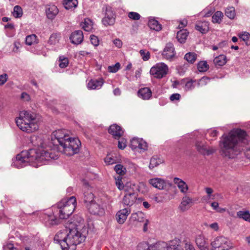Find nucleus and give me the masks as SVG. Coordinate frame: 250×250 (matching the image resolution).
I'll return each mask as SVG.
<instances>
[{"instance_id":"f257e3e1","label":"nucleus","mask_w":250,"mask_h":250,"mask_svg":"<svg viewBox=\"0 0 250 250\" xmlns=\"http://www.w3.org/2000/svg\"><path fill=\"white\" fill-rule=\"evenodd\" d=\"M39 140L40 144L37 149L22 151L12 159L11 165L19 168L29 163L38 167L51 160L58 158V144L62 147V152L68 156L78 153L81 145L79 139L71 137L69 132L65 129L54 131L51 135V141H44L41 138Z\"/></svg>"},{"instance_id":"f03ea898","label":"nucleus","mask_w":250,"mask_h":250,"mask_svg":"<svg viewBox=\"0 0 250 250\" xmlns=\"http://www.w3.org/2000/svg\"><path fill=\"white\" fill-rule=\"evenodd\" d=\"M247 141L246 132L241 129H234L227 134H224L219 142L221 155L228 159H235L244 149Z\"/></svg>"},{"instance_id":"7ed1b4c3","label":"nucleus","mask_w":250,"mask_h":250,"mask_svg":"<svg viewBox=\"0 0 250 250\" xmlns=\"http://www.w3.org/2000/svg\"><path fill=\"white\" fill-rule=\"evenodd\" d=\"M83 222V220L79 218L80 225L75 224L74 222H70L66 227L67 230L60 231L54 237V241L59 243L62 250H75L76 246L84 241L85 236L79 231L82 228L80 224Z\"/></svg>"},{"instance_id":"20e7f679","label":"nucleus","mask_w":250,"mask_h":250,"mask_svg":"<svg viewBox=\"0 0 250 250\" xmlns=\"http://www.w3.org/2000/svg\"><path fill=\"white\" fill-rule=\"evenodd\" d=\"M39 120L33 112L22 110L20 112L19 116L16 119V123L18 127L23 131L31 133L39 128Z\"/></svg>"},{"instance_id":"39448f33","label":"nucleus","mask_w":250,"mask_h":250,"mask_svg":"<svg viewBox=\"0 0 250 250\" xmlns=\"http://www.w3.org/2000/svg\"><path fill=\"white\" fill-rule=\"evenodd\" d=\"M180 240L177 238L168 243L159 242L150 245L143 242L138 244L137 250H180Z\"/></svg>"},{"instance_id":"423d86ee","label":"nucleus","mask_w":250,"mask_h":250,"mask_svg":"<svg viewBox=\"0 0 250 250\" xmlns=\"http://www.w3.org/2000/svg\"><path fill=\"white\" fill-rule=\"evenodd\" d=\"M77 205L75 197L72 196L68 199H62L57 204L58 215L60 219L68 218L74 212Z\"/></svg>"},{"instance_id":"0eeeda50","label":"nucleus","mask_w":250,"mask_h":250,"mask_svg":"<svg viewBox=\"0 0 250 250\" xmlns=\"http://www.w3.org/2000/svg\"><path fill=\"white\" fill-rule=\"evenodd\" d=\"M211 250H230L233 248L231 241L227 237L219 236L210 243Z\"/></svg>"},{"instance_id":"6e6552de","label":"nucleus","mask_w":250,"mask_h":250,"mask_svg":"<svg viewBox=\"0 0 250 250\" xmlns=\"http://www.w3.org/2000/svg\"><path fill=\"white\" fill-rule=\"evenodd\" d=\"M168 71L167 65L164 62H160L151 68L150 74L155 78L161 79L167 74Z\"/></svg>"},{"instance_id":"1a4fd4ad","label":"nucleus","mask_w":250,"mask_h":250,"mask_svg":"<svg viewBox=\"0 0 250 250\" xmlns=\"http://www.w3.org/2000/svg\"><path fill=\"white\" fill-rule=\"evenodd\" d=\"M129 146L132 150H138L140 152L147 150V145L142 138H133L130 140Z\"/></svg>"},{"instance_id":"9d476101","label":"nucleus","mask_w":250,"mask_h":250,"mask_svg":"<svg viewBox=\"0 0 250 250\" xmlns=\"http://www.w3.org/2000/svg\"><path fill=\"white\" fill-rule=\"evenodd\" d=\"M89 212L95 215H102L104 213V204H100L98 202H94L87 205Z\"/></svg>"},{"instance_id":"9b49d317","label":"nucleus","mask_w":250,"mask_h":250,"mask_svg":"<svg viewBox=\"0 0 250 250\" xmlns=\"http://www.w3.org/2000/svg\"><path fill=\"white\" fill-rule=\"evenodd\" d=\"M198 151L204 155H209L215 152L216 149L212 147H208L203 142L197 141L195 145Z\"/></svg>"},{"instance_id":"f8f14e48","label":"nucleus","mask_w":250,"mask_h":250,"mask_svg":"<svg viewBox=\"0 0 250 250\" xmlns=\"http://www.w3.org/2000/svg\"><path fill=\"white\" fill-rule=\"evenodd\" d=\"M148 183L154 188L160 190L165 189L167 186H170L171 184L164 179L154 178L148 180Z\"/></svg>"},{"instance_id":"ddd939ff","label":"nucleus","mask_w":250,"mask_h":250,"mask_svg":"<svg viewBox=\"0 0 250 250\" xmlns=\"http://www.w3.org/2000/svg\"><path fill=\"white\" fill-rule=\"evenodd\" d=\"M194 204V201L192 197L189 195H185L182 199L179 206V208L183 212L188 210Z\"/></svg>"},{"instance_id":"4468645a","label":"nucleus","mask_w":250,"mask_h":250,"mask_svg":"<svg viewBox=\"0 0 250 250\" xmlns=\"http://www.w3.org/2000/svg\"><path fill=\"white\" fill-rule=\"evenodd\" d=\"M175 55L174 46L171 43H167L162 52V56L167 60L172 59Z\"/></svg>"},{"instance_id":"2eb2a0df","label":"nucleus","mask_w":250,"mask_h":250,"mask_svg":"<svg viewBox=\"0 0 250 250\" xmlns=\"http://www.w3.org/2000/svg\"><path fill=\"white\" fill-rule=\"evenodd\" d=\"M173 183L177 186L181 193L184 195H187L189 190V187L184 181L179 178L175 177L173 179Z\"/></svg>"},{"instance_id":"dca6fc26","label":"nucleus","mask_w":250,"mask_h":250,"mask_svg":"<svg viewBox=\"0 0 250 250\" xmlns=\"http://www.w3.org/2000/svg\"><path fill=\"white\" fill-rule=\"evenodd\" d=\"M72 43L78 45L81 44L83 40V32L81 30H76L72 33L70 37Z\"/></svg>"},{"instance_id":"f3484780","label":"nucleus","mask_w":250,"mask_h":250,"mask_svg":"<svg viewBox=\"0 0 250 250\" xmlns=\"http://www.w3.org/2000/svg\"><path fill=\"white\" fill-rule=\"evenodd\" d=\"M130 213V210L127 208L119 210L116 214V219L117 222L120 224H124Z\"/></svg>"},{"instance_id":"a211bd4d","label":"nucleus","mask_w":250,"mask_h":250,"mask_svg":"<svg viewBox=\"0 0 250 250\" xmlns=\"http://www.w3.org/2000/svg\"><path fill=\"white\" fill-rule=\"evenodd\" d=\"M196 243L200 250H209L207 239L202 235H199L196 238Z\"/></svg>"},{"instance_id":"6ab92c4d","label":"nucleus","mask_w":250,"mask_h":250,"mask_svg":"<svg viewBox=\"0 0 250 250\" xmlns=\"http://www.w3.org/2000/svg\"><path fill=\"white\" fill-rule=\"evenodd\" d=\"M108 132L112 134L116 139H119L124 133L122 128L116 124H113L110 126Z\"/></svg>"},{"instance_id":"aec40b11","label":"nucleus","mask_w":250,"mask_h":250,"mask_svg":"<svg viewBox=\"0 0 250 250\" xmlns=\"http://www.w3.org/2000/svg\"><path fill=\"white\" fill-rule=\"evenodd\" d=\"M195 28L202 34H206L209 31V23L206 21L197 22Z\"/></svg>"},{"instance_id":"412c9836","label":"nucleus","mask_w":250,"mask_h":250,"mask_svg":"<svg viewBox=\"0 0 250 250\" xmlns=\"http://www.w3.org/2000/svg\"><path fill=\"white\" fill-rule=\"evenodd\" d=\"M103 83L104 82L102 79H99L98 80L93 79L91 80L87 83V86L89 89H99L101 88Z\"/></svg>"},{"instance_id":"4be33fe9","label":"nucleus","mask_w":250,"mask_h":250,"mask_svg":"<svg viewBox=\"0 0 250 250\" xmlns=\"http://www.w3.org/2000/svg\"><path fill=\"white\" fill-rule=\"evenodd\" d=\"M205 190L207 195L202 198V201L204 203H210V200L215 199V197L218 195L217 193L213 194V189L210 188H206Z\"/></svg>"},{"instance_id":"5701e85b","label":"nucleus","mask_w":250,"mask_h":250,"mask_svg":"<svg viewBox=\"0 0 250 250\" xmlns=\"http://www.w3.org/2000/svg\"><path fill=\"white\" fill-rule=\"evenodd\" d=\"M138 96L144 100L149 99L152 96L151 90L148 87H144L139 89Z\"/></svg>"},{"instance_id":"b1692460","label":"nucleus","mask_w":250,"mask_h":250,"mask_svg":"<svg viewBox=\"0 0 250 250\" xmlns=\"http://www.w3.org/2000/svg\"><path fill=\"white\" fill-rule=\"evenodd\" d=\"M59 221L53 214L44 215V222L46 226L57 225L59 223Z\"/></svg>"},{"instance_id":"393cba45","label":"nucleus","mask_w":250,"mask_h":250,"mask_svg":"<svg viewBox=\"0 0 250 250\" xmlns=\"http://www.w3.org/2000/svg\"><path fill=\"white\" fill-rule=\"evenodd\" d=\"M136 195L134 193H126L123 199V203L127 206H131L135 202Z\"/></svg>"},{"instance_id":"a878e982","label":"nucleus","mask_w":250,"mask_h":250,"mask_svg":"<svg viewBox=\"0 0 250 250\" xmlns=\"http://www.w3.org/2000/svg\"><path fill=\"white\" fill-rule=\"evenodd\" d=\"M45 12L47 16H57L59 13V9L55 5L49 4L46 5Z\"/></svg>"},{"instance_id":"bb28decb","label":"nucleus","mask_w":250,"mask_h":250,"mask_svg":"<svg viewBox=\"0 0 250 250\" xmlns=\"http://www.w3.org/2000/svg\"><path fill=\"white\" fill-rule=\"evenodd\" d=\"M81 26L85 31L90 32L93 29V23L90 19L85 18L84 21L81 23Z\"/></svg>"},{"instance_id":"cd10ccee","label":"nucleus","mask_w":250,"mask_h":250,"mask_svg":"<svg viewBox=\"0 0 250 250\" xmlns=\"http://www.w3.org/2000/svg\"><path fill=\"white\" fill-rule=\"evenodd\" d=\"M188 32L186 29L181 30L177 33L176 38L178 42L180 43H184L185 42L188 35Z\"/></svg>"},{"instance_id":"c85d7f7f","label":"nucleus","mask_w":250,"mask_h":250,"mask_svg":"<svg viewBox=\"0 0 250 250\" xmlns=\"http://www.w3.org/2000/svg\"><path fill=\"white\" fill-rule=\"evenodd\" d=\"M144 214L141 211H138L131 214L130 219L133 221L140 222L144 221Z\"/></svg>"},{"instance_id":"c756f323","label":"nucleus","mask_w":250,"mask_h":250,"mask_svg":"<svg viewBox=\"0 0 250 250\" xmlns=\"http://www.w3.org/2000/svg\"><path fill=\"white\" fill-rule=\"evenodd\" d=\"M148 25L151 29L156 31H160L162 28L161 25L154 19H150L148 21Z\"/></svg>"},{"instance_id":"7c9ffc66","label":"nucleus","mask_w":250,"mask_h":250,"mask_svg":"<svg viewBox=\"0 0 250 250\" xmlns=\"http://www.w3.org/2000/svg\"><path fill=\"white\" fill-rule=\"evenodd\" d=\"M163 161L160 158L157 156H153L150 160L149 168L150 169H152L155 167H157L160 164L163 163Z\"/></svg>"},{"instance_id":"2f4dec72","label":"nucleus","mask_w":250,"mask_h":250,"mask_svg":"<svg viewBox=\"0 0 250 250\" xmlns=\"http://www.w3.org/2000/svg\"><path fill=\"white\" fill-rule=\"evenodd\" d=\"M77 0H64L63 5L66 9H72L77 7L78 5Z\"/></svg>"},{"instance_id":"473e14b6","label":"nucleus","mask_w":250,"mask_h":250,"mask_svg":"<svg viewBox=\"0 0 250 250\" xmlns=\"http://www.w3.org/2000/svg\"><path fill=\"white\" fill-rule=\"evenodd\" d=\"M239 38L245 42L247 45L250 44V34L246 31L242 32L238 34Z\"/></svg>"},{"instance_id":"72a5a7b5","label":"nucleus","mask_w":250,"mask_h":250,"mask_svg":"<svg viewBox=\"0 0 250 250\" xmlns=\"http://www.w3.org/2000/svg\"><path fill=\"white\" fill-rule=\"evenodd\" d=\"M237 216L241 219L250 223V213L248 210H240L237 212Z\"/></svg>"},{"instance_id":"f704fd0d","label":"nucleus","mask_w":250,"mask_h":250,"mask_svg":"<svg viewBox=\"0 0 250 250\" xmlns=\"http://www.w3.org/2000/svg\"><path fill=\"white\" fill-rule=\"evenodd\" d=\"M213 62L216 65L223 66L227 62L226 57L225 55H220L214 59Z\"/></svg>"},{"instance_id":"c9c22d12","label":"nucleus","mask_w":250,"mask_h":250,"mask_svg":"<svg viewBox=\"0 0 250 250\" xmlns=\"http://www.w3.org/2000/svg\"><path fill=\"white\" fill-rule=\"evenodd\" d=\"M84 201L87 205L96 201L94 200V194L91 191H87L84 193Z\"/></svg>"},{"instance_id":"e433bc0d","label":"nucleus","mask_w":250,"mask_h":250,"mask_svg":"<svg viewBox=\"0 0 250 250\" xmlns=\"http://www.w3.org/2000/svg\"><path fill=\"white\" fill-rule=\"evenodd\" d=\"M61 36L58 33H53L49 37L48 43L50 45H55L59 42Z\"/></svg>"},{"instance_id":"4c0bfd02","label":"nucleus","mask_w":250,"mask_h":250,"mask_svg":"<svg viewBox=\"0 0 250 250\" xmlns=\"http://www.w3.org/2000/svg\"><path fill=\"white\" fill-rule=\"evenodd\" d=\"M38 42L37 37L35 34L27 36L25 39V43L28 45H31Z\"/></svg>"},{"instance_id":"58836bf2","label":"nucleus","mask_w":250,"mask_h":250,"mask_svg":"<svg viewBox=\"0 0 250 250\" xmlns=\"http://www.w3.org/2000/svg\"><path fill=\"white\" fill-rule=\"evenodd\" d=\"M115 19L114 17H104L102 22L105 26L112 25L114 24Z\"/></svg>"},{"instance_id":"ea45409f","label":"nucleus","mask_w":250,"mask_h":250,"mask_svg":"<svg viewBox=\"0 0 250 250\" xmlns=\"http://www.w3.org/2000/svg\"><path fill=\"white\" fill-rule=\"evenodd\" d=\"M184 58L189 62L193 63L197 59V55L193 52H188L185 55Z\"/></svg>"},{"instance_id":"a19ab883","label":"nucleus","mask_w":250,"mask_h":250,"mask_svg":"<svg viewBox=\"0 0 250 250\" xmlns=\"http://www.w3.org/2000/svg\"><path fill=\"white\" fill-rule=\"evenodd\" d=\"M197 68L199 71L204 72L207 71L208 69L209 66L206 61H201L198 62Z\"/></svg>"},{"instance_id":"79ce46f5","label":"nucleus","mask_w":250,"mask_h":250,"mask_svg":"<svg viewBox=\"0 0 250 250\" xmlns=\"http://www.w3.org/2000/svg\"><path fill=\"white\" fill-rule=\"evenodd\" d=\"M114 170L116 173L119 174V176L124 175L126 172V168L123 165L118 164L115 166Z\"/></svg>"},{"instance_id":"37998d69","label":"nucleus","mask_w":250,"mask_h":250,"mask_svg":"<svg viewBox=\"0 0 250 250\" xmlns=\"http://www.w3.org/2000/svg\"><path fill=\"white\" fill-rule=\"evenodd\" d=\"M210 206L213 209L219 213H223L226 211L225 208H221L219 206V204L217 202L210 203Z\"/></svg>"},{"instance_id":"c03bdc74","label":"nucleus","mask_w":250,"mask_h":250,"mask_svg":"<svg viewBox=\"0 0 250 250\" xmlns=\"http://www.w3.org/2000/svg\"><path fill=\"white\" fill-rule=\"evenodd\" d=\"M196 83V81H193L192 80L188 81L185 82V89L186 90H191L194 88Z\"/></svg>"},{"instance_id":"a18cd8bd","label":"nucleus","mask_w":250,"mask_h":250,"mask_svg":"<svg viewBox=\"0 0 250 250\" xmlns=\"http://www.w3.org/2000/svg\"><path fill=\"white\" fill-rule=\"evenodd\" d=\"M59 62V66L62 68L66 67L69 63L68 59L64 56L60 57Z\"/></svg>"},{"instance_id":"49530a36","label":"nucleus","mask_w":250,"mask_h":250,"mask_svg":"<svg viewBox=\"0 0 250 250\" xmlns=\"http://www.w3.org/2000/svg\"><path fill=\"white\" fill-rule=\"evenodd\" d=\"M104 162L107 165H113L116 163V159L115 157L108 154L105 158Z\"/></svg>"},{"instance_id":"de8ad7c7","label":"nucleus","mask_w":250,"mask_h":250,"mask_svg":"<svg viewBox=\"0 0 250 250\" xmlns=\"http://www.w3.org/2000/svg\"><path fill=\"white\" fill-rule=\"evenodd\" d=\"M115 181L116 185L118 188L120 190L123 189L124 188V185L122 182V177L121 176H118L117 177H115Z\"/></svg>"},{"instance_id":"09e8293b","label":"nucleus","mask_w":250,"mask_h":250,"mask_svg":"<svg viewBox=\"0 0 250 250\" xmlns=\"http://www.w3.org/2000/svg\"><path fill=\"white\" fill-rule=\"evenodd\" d=\"M120 68V64L119 62H117L115 65L109 66L108 67V71L111 73H116Z\"/></svg>"},{"instance_id":"8fccbe9b","label":"nucleus","mask_w":250,"mask_h":250,"mask_svg":"<svg viewBox=\"0 0 250 250\" xmlns=\"http://www.w3.org/2000/svg\"><path fill=\"white\" fill-rule=\"evenodd\" d=\"M13 16H21L22 15V10L21 6L16 5L14 7L13 11Z\"/></svg>"},{"instance_id":"3c124183","label":"nucleus","mask_w":250,"mask_h":250,"mask_svg":"<svg viewBox=\"0 0 250 250\" xmlns=\"http://www.w3.org/2000/svg\"><path fill=\"white\" fill-rule=\"evenodd\" d=\"M140 53L143 59L145 61H147L150 58V53L148 51H146L144 50H141Z\"/></svg>"},{"instance_id":"603ef678","label":"nucleus","mask_w":250,"mask_h":250,"mask_svg":"<svg viewBox=\"0 0 250 250\" xmlns=\"http://www.w3.org/2000/svg\"><path fill=\"white\" fill-rule=\"evenodd\" d=\"M210 81V79L207 77H202L198 82V84L199 86H204L206 85Z\"/></svg>"},{"instance_id":"864d4df0","label":"nucleus","mask_w":250,"mask_h":250,"mask_svg":"<svg viewBox=\"0 0 250 250\" xmlns=\"http://www.w3.org/2000/svg\"><path fill=\"white\" fill-rule=\"evenodd\" d=\"M225 15L226 16H235V10L234 7H228L225 10Z\"/></svg>"},{"instance_id":"5fc2aeb1","label":"nucleus","mask_w":250,"mask_h":250,"mask_svg":"<svg viewBox=\"0 0 250 250\" xmlns=\"http://www.w3.org/2000/svg\"><path fill=\"white\" fill-rule=\"evenodd\" d=\"M154 200L157 203L163 202L165 201V198L163 193H160L156 195L154 198Z\"/></svg>"},{"instance_id":"6e6d98bb","label":"nucleus","mask_w":250,"mask_h":250,"mask_svg":"<svg viewBox=\"0 0 250 250\" xmlns=\"http://www.w3.org/2000/svg\"><path fill=\"white\" fill-rule=\"evenodd\" d=\"M91 43L95 46L99 45V40L97 36L92 35L90 37Z\"/></svg>"},{"instance_id":"4d7b16f0","label":"nucleus","mask_w":250,"mask_h":250,"mask_svg":"<svg viewBox=\"0 0 250 250\" xmlns=\"http://www.w3.org/2000/svg\"><path fill=\"white\" fill-rule=\"evenodd\" d=\"M8 80V75L4 73L0 75V86L3 85Z\"/></svg>"},{"instance_id":"13d9d810","label":"nucleus","mask_w":250,"mask_h":250,"mask_svg":"<svg viewBox=\"0 0 250 250\" xmlns=\"http://www.w3.org/2000/svg\"><path fill=\"white\" fill-rule=\"evenodd\" d=\"M215 10L212 7H208L204 10V13L205 16H212L213 15Z\"/></svg>"},{"instance_id":"bf43d9fd","label":"nucleus","mask_w":250,"mask_h":250,"mask_svg":"<svg viewBox=\"0 0 250 250\" xmlns=\"http://www.w3.org/2000/svg\"><path fill=\"white\" fill-rule=\"evenodd\" d=\"M126 146V141L124 138H122L118 142V147L121 149H124Z\"/></svg>"},{"instance_id":"052dcab7","label":"nucleus","mask_w":250,"mask_h":250,"mask_svg":"<svg viewBox=\"0 0 250 250\" xmlns=\"http://www.w3.org/2000/svg\"><path fill=\"white\" fill-rule=\"evenodd\" d=\"M3 250H18L12 244L8 243L3 247Z\"/></svg>"},{"instance_id":"680f3d73","label":"nucleus","mask_w":250,"mask_h":250,"mask_svg":"<svg viewBox=\"0 0 250 250\" xmlns=\"http://www.w3.org/2000/svg\"><path fill=\"white\" fill-rule=\"evenodd\" d=\"M14 47L13 49V51L14 52H18L19 49L21 47V44L18 41H16L14 42Z\"/></svg>"},{"instance_id":"e2e57ef3","label":"nucleus","mask_w":250,"mask_h":250,"mask_svg":"<svg viewBox=\"0 0 250 250\" xmlns=\"http://www.w3.org/2000/svg\"><path fill=\"white\" fill-rule=\"evenodd\" d=\"M208 227L216 231H218L219 229V225L216 222L209 224L208 225Z\"/></svg>"},{"instance_id":"0e129e2a","label":"nucleus","mask_w":250,"mask_h":250,"mask_svg":"<svg viewBox=\"0 0 250 250\" xmlns=\"http://www.w3.org/2000/svg\"><path fill=\"white\" fill-rule=\"evenodd\" d=\"M207 133L210 136L215 137L217 136L218 132L216 129H210L208 131Z\"/></svg>"},{"instance_id":"69168bd1","label":"nucleus","mask_w":250,"mask_h":250,"mask_svg":"<svg viewBox=\"0 0 250 250\" xmlns=\"http://www.w3.org/2000/svg\"><path fill=\"white\" fill-rule=\"evenodd\" d=\"M113 43L114 45L119 48L122 47L123 45V42L122 41L119 39H116L113 41Z\"/></svg>"},{"instance_id":"338daca9","label":"nucleus","mask_w":250,"mask_h":250,"mask_svg":"<svg viewBox=\"0 0 250 250\" xmlns=\"http://www.w3.org/2000/svg\"><path fill=\"white\" fill-rule=\"evenodd\" d=\"M223 17H212V21L214 23H220Z\"/></svg>"},{"instance_id":"774afa93","label":"nucleus","mask_w":250,"mask_h":250,"mask_svg":"<svg viewBox=\"0 0 250 250\" xmlns=\"http://www.w3.org/2000/svg\"><path fill=\"white\" fill-rule=\"evenodd\" d=\"M185 250H195L193 246L190 243H186L185 246Z\"/></svg>"}]
</instances>
